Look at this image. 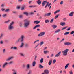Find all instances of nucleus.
<instances>
[{
	"mask_svg": "<svg viewBox=\"0 0 74 74\" xmlns=\"http://www.w3.org/2000/svg\"><path fill=\"white\" fill-rule=\"evenodd\" d=\"M24 21H26V22H25L24 23V27L25 28H27L29 26V25L30 23V21L25 20H24Z\"/></svg>",
	"mask_w": 74,
	"mask_h": 74,
	"instance_id": "f257e3e1",
	"label": "nucleus"
},
{
	"mask_svg": "<svg viewBox=\"0 0 74 74\" xmlns=\"http://www.w3.org/2000/svg\"><path fill=\"white\" fill-rule=\"evenodd\" d=\"M14 22L13 21L11 23L10 25H8V29L9 31H11L14 29V26H12V25H14Z\"/></svg>",
	"mask_w": 74,
	"mask_h": 74,
	"instance_id": "f03ea898",
	"label": "nucleus"
},
{
	"mask_svg": "<svg viewBox=\"0 0 74 74\" xmlns=\"http://www.w3.org/2000/svg\"><path fill=\"white\" fill-rule=\"evenodd\" d=\"M25 38V36L24 35H22L21 36V38H19L17 40H16V44H17L20 41L21 42H23V38Z\"/></svg>",
	"mask_w": 74,
	"mask_h": 74,
	"instance_id": "7ed1b4c3",
	"label": "nucleus"
},
{
	"mask_svg": "<svg viewBox=\"0 0 74 74\" xmlns=\"http://www.w3.org/2000/svg\"><path fill=\"white\" fill-rule=\"evenodd\" d=\"M69 51V49H67L62 51V53L64 56H67V52Z\"/></svg>",
	"mask_w": 74,
	"mask_h": 74,
	"instance_id": "20e7f679",
	"label": "nucleus"
},
{
	"mask_svg": "<svg viewBox=\"0 0 74 74\" xmlns=\"http://www.w3.org/2000/svg\"><path fill=\"white\" fill-rule=\"evenodd\" d=\"M45 34V32H42L38 35V37H41V36H44Z\"/></svg>",
	"mask_w": 74,
	"mask_h": 74,
	"instance_id": "39448f33",
	"label": "nucleus"
},
{
	"mask_svg": "<svg viewBox=\"0 0 74 74\" xmlns=\"http://www.w3.org/2000/svg\"><path fill=\"white\" fill-rule=\"evenodd\" d=\"M13 58H14V57L12 56L9 57L6 60V62L10 61V60H12Z\"/></svg>",
	"mask_w": 74,
	"mask_h": 74,
	"instance_id": "423d86ee",
	"label": "nucleus"
},
{
	"mask_svg": "<svg viewBox=\"0 0 74 74\" xmlns=\"http://www.w3.org/2000/svg\"><path fill=\"white\" fill-rule=\"evenodd\" d=\"M51 15V13L49 12L48 13H45L44 15V16H50Z\"/></svg>",
	"mask_w": 74,
	"mask_h": 74,
	"instance_id": "0eeeda50",
	"label": "nucleus"
},
{
	"mask_svg": "<svg viewBox=\"0 0 74 74\" xmlns=\"http://www.w3.org/2000/svg\"><path fill=\"white\" fill-rule=\"evenodd\" d=\"M12 74H17V70L15 69H12Z\"/></svg>",
	"mask_w": 74,
	"mask_h": 74,
	"instance_id": "6e6552de",
	"label": "nucleus"
},
{
	"mask_svg": "<svg viewBox=\"0 0 74 74\" xmlns=\"http://www.w3.org/2000/svg\"><path fill=\"white\" fill-rule=\"evenodd\" d=\"M71 44H72V43L69 42H66L64 43L65 45H67V46L71 45Z\"/></svg>",
	"mask_w": 74,
	"mask_h": 74,
	"instance_id": "1a4fd4ad",
	"label": "nucleus"
},
{
	"mask_svg": "<svg viewBox=\"0 0 74 74\" xmlns=\"http://www.w3.org/2000/svg\"><path fill=\"white\" fill-rule=\"evenodd\" d=\"M8 64V62H5L4 63L3 66H2V67L3 68H5L6 66H7V65Z\"/></svg>",
	"mask_w": 74,
	"mask_h": 74,
	"instance_id": "9d476101",
	"label": "nucleus"
},
{
	"mask_svg": "<svg viewBox=\"0 0 74 74\" xmlns=\"http://www.w3.org/2000/svg\"><path fill=\"white\" fill-rule=\"evenodd\" d=\"M44 73L45 74H49V71L48 70L46 69L44 70Z\"/></svg>",
	"mask_w": 74,
	"mask_h": 74,
	"instance_id": "9b49d317",
	"label": "nucleus"
},
{
	"mask_svg": "<svg viewBox=\"0 0 74 74\" xmlns=\"http://www.w3.org/2000/svg\"><path fill=\"white\" fill-rule=\"evenodd\" d=\"M40 27V25H37L34 27V28H33V29L35 30V29H36V28L37 27Z\"/></svg>",
	"mask_w": 74,
	"mask_h": 74,
	"instance_id": "f8f14e48",
	"label": "nucleus"
},
{
	"mask_svg": "<svg viewBox=\"0 0 74 74\" xmlns=\"http://www.w3.org/2000/svg\"><path fill=\"white\" fill-rule=\"evenodd\" d=\"M60 54H61V51H60L58 53V54L56 55V56H55V57L56 58V57H58V56H59L60 55Z\"/></svg>",
	"mask_w": 74,
	"mask_h": 74,
	"instance_id": "ddd939ff",
	"label": "nucleus"
},
{
	"mask_svg": "<svg viewBox=\"0 0 74 74\" xmlns=\"http://www.w3.org/2000/svg\"><path fill=\"white\" fill-rule=\"evenodd\" d=\"M47 3V1H43L42 3V6L44 7L45 5V4Z\"/></svg>",
	"mask_w": 74,
	"mask_h": 74,
	"instance_id": "4468645a",
	"label": "nucleus"
},
{
	"mask_svg": "<svg viewBox=\"0 0 74 74\" xmlns=\"http://www.w3.org/2000/svg\"><path fill=\"white\" fill-rule=\"evenodd\" d=\"M74 12H72L71 13H70L69 14V16H73V15H74Z\"/></svg>",
	"mask_w": 74,
	"mask_h": 74,
	"instance_id": "2eb2a0df",
	"label": "nucleus"
},
{
	"mask_svg": "<svg viewBox=\"0 0 74 74\" xmlns=\"http://www.w3.org/2000/svg\"><path fill=\"white\" fill-rule=\"evenodd\" d=\"M31 65L30 64H27L26 65V67L27 69H30V68Z\"/></svg>",
	"mask_w": 74,
	"mask_h": 74,
	"instance_id": "dca6fc26",
	"label": "nucleus"
},
{
	"mask_svg": "<svg viewBox=\"0 0 74 74\" xmlns=\"http://www.w3.org/2000/svg\"><path fill=\"white\" fill-rule=\"evenodd\" d=\"M37 3L39 5H40L41 4V1L40 0H38V1H37Z\"/></svg>",
	"mask_w": 74,
	"mask_h": 74,
	"instance_id": "f3484780",
	"label": "nucleus"
},
{
	"mask_svg": "<svg viewBox=\"0 0 74 74\" xmlns=\"http://www.w3.org/2000/svg\"><path fill=\"white\" fill-rule=\"evenodd\" d=\"M8 63L9 65H11V64H12L14 63V61H11L8 62Z\"/></svg>",
	"mask_w": 74,
	"mask_h": 74,
	"instance_id": "a211bd4d",
	"label": "nucleus"
},
{
	"mask_svg": "<svg viewBox=\"0 0 74 74\" xmlns=\"http://www.w3.org/2000/svg\"><path fill=\"white\" fill-rule=\"evenodd\" d=\"M60 25L62 26H63L64 25H66V23L65 22H61L60 23Z\"/></svg>",
	"mask_w": 74,
	"mask_h": 74,
	"instance_id": "6ab92c4d",
	"label": "nucleus"
},
{
	"mask_svg": "<svg viewBox=\"0 0 74 74\" xmlns=\"http://www.w3.org/2000/svg\"><path fill=\"white\" fill-rule=\"evenodd\" d=\"M52 60H51L49 61L48 63L49 65H51L52 64Z\"/></svg>",
	"mask_w": 74,
	"mask_h": 74,
	"instance_id": "aec40b11",
	"label": "nucleus"
},
{
	"mask_svg": "<svg viewBox=\"0 0 74 74\" xmlns=\"http://www.w3.org/2000/svg\"><path fill=\"white\" fill-rule=\"evenodd\" d=\"M19 54L21 56H22V57H25V54L22 53H20Z\"/></svg>",
	"mask_w": 74,
	"mask_h": 74,
	"instance_id": "412c9836",
	"label": "nucleus"
},
{
	"mask_svg": "<svg viewBox=\"0 0 74 74\" xmlns=\"http://www.w3.org/2000/svg\"><path fill=\"white\" fill-rule=\"evenodd\" d=\"M7 14H3L2 16L3 18H6V17H7Z\"/></svg>",
	"mask_w": 74,
	"mask_h": 74,
	"instance_id": "4be33fe9",
	"label": "nucleus"
},
{
	"mask_svg": "<svg viewBox=\"0 0 74 74\" xmlns=\"http://www.w3.org/2000/svg\"><path fill=\"white\" fill-rule=\"evenodd\" d=\"M52 27L53 29H56L57 27V26L55 25L52 26Z\"/></svg>",
	"mask_w": 74,
	"mask_h": 74,
	"instance_id": "5701e85b",
	"label": "nucleus"
},
{
	"mask_svg": "<svg viewBox=\"0 0 74 74\" xmlns=\"http://www.w3.org/2000/svg\"><path fill=\"white\" fill-rule=\"evenodd\" d=\"M36 64V61H34L32 64L33 67H34V66H35Z\"/></svg>",
	"mask_w": 74,
	"mask_h": 74,
	"instance_id": "b1692460",
	"label": "nucleus"
},
{
	"mask_svg": "<svg viewBox=\"0 0 74 74\" xmlns=\"http://www.w3.org/2000/svg\"><path fill=\"white\" fill-rule=\"evenodd\" d=\"M60 31V29H58L56 31H55L54 33H58V32H59Z\"/></svg>",
	"mask_w": 74,
	"mask_h": 74,
	"instance_id": "393cba45",
	"label": "nucleus"
},
{
	"mask_svg": "<svg viewBox=\"0 0 74 74\" xmlns=\"http://www.w3.org/2000/svg\"><path fill=\"white\" fill-rule=\"evenodd\" d=\"M24 45V43L23 42H22L21 44V45L20 46V47L21 48V47H23Z\"/></svg>",
	"mask_w": 74,
	"mask_h": 74,
	"instance_id": "a878e982",
	"label": "nucleus"
},
{
	"mask_svg": "<svg viewBox=\"0 0 74 74\" xmlns=\"http://www.w3.org/2000/svg\"><path fill=\"white\" fill-rule=\"evenodd\" d=\"M10 11V10L9 9H7L5 10V12H8Z\"/></svg>",
	"mask_w": 74,
	"mask_h": 74,
	"instance_id": "bb28decb",
	"label": "nucleus"
},
{
	"mask_svg": "<svg viewBox=\"0 0 74 74\" xmlns=\"http://www.w3.org/2000/svg\"><path fill=\"white\" fill-rule=\"evenodd\" d=\"M49 51H44V54H47V53H49Z\"/></svg>",
	"mask_w": 74,
	"mask_h": 74,
	"instance_id": "cd10ccee",
	"label": "nucleus"
},
{
	"mask_svg": "<svg viewBox=\"0 0 74 74\" xmlns=\"http://www.w3.org/2000/svg\"><path fill=\"white\" fill-rule=\"evenodd\" d=\"M39 68H41V69H42L44 68V66H42L41 64H40L39 65Z\"/></svg>",
	"mask_w": 74,
	"mask_h": 74,
	"instance_id": "c85d7f7f",
	"label": "nucleus"
},
{
	"mask_svg": "<svg viewBox=\"0 0 74 74\" xmlns=\"http://www.w3.org/2000/svg\"><path fill=\"white\" fill-rule=\"evenodd\" d=\"M44 62V58H42L40 59V63H42Z\"/></svg>",
	"mask_w": 74,
	"mask_h": 74,
	"instance_id": "c756f323",
	"label": "nucleus"
},
{
	"mask_svg": "<svg viewBox=\"0 0 74 74\" xmlns=\"http://www.w3.org/2000/svg\"><path fill=\"white\" fill-rule=\"evenodd\" d=\"M49 22L50 21L49 20H45V23H49Z\"/></svg>",
	"mask_w": 74,
	"mask_h": 74,
	"instance_id": "7c9ffc66",
	"label": "nucleus"
},
{
	"mask_svg": "<svg viewBox=\"0 0 74 74\" xmlns=\"http://www.w3.org/2000/svg\"><path fill=\"white\" fill-rule=\"evenodd\" d=\"M69 65V63L67 64L66 65V66L65 67V69H66L67 67H68V66Z\"/></svg>",
	"mask_w": 74,
	"mask_h": 74,
	"instance_id": "2f4dec72",
	"label": "nucleus"
},
{
	"mask_svg": "<svg viewBox=\"0 0 74 74\" xmlns=\"http://www.w3.org/2000/svg\"><path fill=\"white\" fill-rule=\"evenodd\" d=\"M60 12V10H58L57 11H56L54 12V14H57V13L59 12Z\"/></svg>",
	"mask_w": 74,
	"mask_h": 74,
	"instance_id": "473e14b6",
	"label": "nucleus"
},
{
	"mask_svg": "<svg viewBox=\"0 0 74 74\" xmlns=\"http://www.w3.org/2000/svg\"><path fill=\"white\" fill-rule=\"evenodd\" d=\"M67 27H68V26H66V27H64L63 28H62V30H64L65 29H66V28H67Z\"/></svg>",
	"mask_w": 74,
	"mask_h": 74,
	"instance_id": "72a5a7b5",
	"label": "nucleus"
},
{
	"mask_svg": "<svg viewBox=\"0 0 74 74\" xmlns=\"http://www.w3.org/2000/svg\"><path fill=\"white\" fill-rule=\"evenodd\" d=\"M32 70H29V72L27 73V74H31L32 73Z\"/></svg>",
	"mask_w": 74,
	"mask_h": 74,
	"instance_id": "f704fd0d",
	"label": "nucleus"
},
{
	"mask_svg": "<svg viewBox=\"0 0 74 74\" xmlns=\"http://www.w3.org/2000/svg\"><path fill=\"white\" fill-rule=\"evenodd\" d=\"M69 34V32H66L64 33V35H67V34Z\"/></svg>",
	"mask_w": 74,
	"mask_h": 74,
	"instance_id": "c9c22d12",
	"label": "nucleus"
},
{
	"mask_svg": "<svg viewBox=\"0 0 74 74\" xmlns=\"http://www.w3.org/2000/svg\"><path fill=\"white\" fill-rule=\"evenodd\" d=\"M54 20V18H53L51 19V21H50V23H52L53 22V20Z\"/></svg>",
	"mask_w": 74,
	"mask_h": 74,
	"instance_id": "e433bc0d",
	"label": "nucleus"
},
{
	"mask_svg": "<svg viewBox=\"0 0 74 74\" xmlns=\"http://www.w3.org/2000/svg\"><path fill=\"white\" fill-rule=\"evenodd\" d=\"M24 14H25V15H26L27 16L28 15L29 13L27 12H24Z\"/></svg>",
	"mask_w": 74,
	"mask_h": 74,
	"instance_id": "4c0bfd02",
	"label": "nucleus"
},
{
	"mask_svg": "<svg viewBox=\"0 0 74 74\" xmlns=\"http://www.w3.org/2000/svg\"><path fill=\"white\" fill-rule=\"evenodd\" d=\"M49 2H47V4H46V5L45 7V8H47V7L48 6V4H49Z\"/></svg>",
	"mask_w": 74,
	"mask_h": 74,
	"instance_id": "58836bf2",
	"label": "nucleus"
},
{
	"mask_svg": "<svg viewBox=\"0 0 74 74\" xmlns=\"http://www.w3.org/2000/svg\"><path fill=\"white\" fill-rule=\"evenodd\" d=\"M43 44H44V42L42 41L41 42H40V45L41 46V45H42Z\"/></svg>",
	"mask_w": 74,
	"mask_h": 74,
	"instance_id": "ea45409f",
	"label": "nucleus"
},
{
	"mask_svg": "<svg viewBox=\"0 0 74 74\" xmlns=\"http://www.w3.org/2000/svg\"><path fill=\"white\" fill-rule=\"evenodd\" d=\"M58 16H59V14L57 15L54 18V19H57L58 18Z\"/></svg>",
	"mask_w": 74,
	"mask_h": 74,
	"instance_id": "a19ab883",
	"label": "nucleus"
},
{
	"mask_svg": "<svg viewBox=\"0 0 74 74\" xmlns=\"http://www.w3.org/2000/svg\"><path fill=\"white\" fill-rule=\"evenodd\" d=\"M25 10V7H22L21 9V10L22 11H23V10Z\"/></svg>",
	"mask_w": 74,
	"mask_h": 74,
	"instance_id": "79ce46f5",
	"label": "nucleus"
},
{
	"mask_svg": "<svg viewBox=\"0 0 74 74\" xmlns=\"http://www.w3.org/2000/svg\"><path fill=\"white\" fill-rule=\"evenodd\" d=\"M23 23L22 22H21L20 24V27H21L22 26V24Z\"/></svg>",
	"mask_w": 74,
	"mask_h": 74,
	"instance_id": "37998d69",
	"label": "nucleus"
},
{
	"mask_svg": "<svg viewBox=\"0 0 74 74\" xmlns=\"http://www.w3.org/2000/svg\"><path fill=\"white\" fill-rule=\"evenodd\" d=\"M56 59H54L53 60V63L54 64L56 63Z\"/></svg>",
	"mask_w": 74,
	"mask_h": 74,
	"instance_id": "c03bdc74",
	"label": "nucleus"
},
{
	"mask_svg": "<svg viewBox=\"0 0 74 74\" xmlns=\"http://www.w3.org/2000/svg\"><path fill=\"white\" fill-rule=\"evenodd\" d=\"M19 18L21 19V18H22L23 17V16L21 15H20L19 16Z\"/></svg>",
	"mask_w": 74,
	"mask_h": 74,
	"instance_id": "a18cd8bd",
	"label": "nucleus"
},
{
	"mask_svg": "<svg viewBox=\"0 0 74 74\" xmlns=\"http://www.w3.org/2000/svg\"><path fill=\"white\" fill-rule=\"evenodd\" d=\"M3 34H1V36H0V38H1L2 37H3Z\"/></svg>",
	"mask_w": 74,
	"mask_h": 74,
	"instance_id": "49530a36",
	"label": "nucleus"
},
{
	"mask_svg": "<svg viewBox=\"0 0 74 74\" xmlns=\"http://www.w3.org/2000/svg\"><path fill=\"white\" fill-rule=\"evenodd\" d=\"M29 15H32L33 14H34V12H31L29 13Z\"/></svg>",
	"mask_w": 74,
	"mask_h": 74,
	"instance_id": "de8ad7c7",
	"label": "nucleus"
},
{
	"mask_svg": "<svg viewBox=\"0 0 74 74\" xmlns=\"http://www.w3.org/2000/svg\"><path fill=\"white\" fill-rule=\"evenodd\" d=\"M69 74H73V71H72V70H71L70 71H69Z\"/></svg>",
	"mask_w": 74,
	"mask_h": 74,
	"instance_id": "09e8293b",
	"label": "nucleus"
},
{
	"mask_svg": "<svg viewBox=\"0 0 74 74\" xmlns=\"http://www.w3.org/2000/svg\"><path fill=\"white\" fill-rule=\"evenodd\" d=\"M25 47H28L29 45V44H26L25 45Z\"/></svg>",
	"mask_w": 74,
	"mask_h": 74,
	"instance_id": "8fccbe9b",
	"label": "nucleus"
},
{
	"mask_svg": "<svg viewBox=\"0 0 74 74\" xmlns=\"http://www.w3.org/2000/svg\"><path fill=\"white\" fill-rule=\"evenodd\" d=\"M13 49H15V50H16L17 49V47H14L13 48Z\"/></svg>",
	"mask_w": 74,
	"mask_h": 74,
	"instance_id": "3c124183",
	"label": "nucleus"
},
{
	"mask_svg": "<svg viewBox=\"0 0 74 74\" xmlns=\"http://www.w3.org/2000/svg\"><path fill=\"white\" fill-rule=\"evenodd\" d=\"M6 52V51L5 50V49H4L3 50V53H5V52Z\"/></svg>",
	"mask_w": 74,
	"mask_h": 74,
	"instance_id": "603ef678",
	"label": "nucleus"
},
{
	"mask_svg": "<svg viewBox=\"0 0 74 74\" xmlns=\"http://www.w3.org/2000/svg\"><path fill=\"white\" fill-rule=\"evenodd\" d=\"M37 7V6L36 5H34V6H29V7Z\"/></svg>",
	"mask_w": 74,
	"mask_h": 74,
	"instance_id": "864d4df0",
	"label": "nucleus"
},
{
	"mask_svg": "<svg viewBox=\"0 0 74 74\" xmlns=\"http://www.w3.org/2000/svg\"><path fill=\"white\" fill-rule=\"evenodd\" d=\"M74 31H72L70 33V34H74Z\"/></svg>",
	"mask_w": 74,
	"mask_h": 74,
	"instance_id": "5fc2aeb1",
	"label": "nucleus"
},
{
	"mask_svg": "<svg viewBox=\"0 0 74 74\" xmlns=\"http://www.w3.org/2000/svg\"><path fill=\"white\" fill-rule=\"evenodd\" d=\"M10 22V20H8V21L5 22L4 23H7L8 22Z\"/></svg>",
	"mask_w": 74,
	"mask_h": 74,
	"instance_id": "6e6d98bb",
	"label": "nucleus"
},
{
	"mask_svg": "<svg viewBox=\"0 0 74 74\" xmlns=\"http://www.w3.org/2000/svg\"><path fill=\"white\" fill-rule=\"evenodd\" d=\"M63 1H62L60 3V4L62 5L63 4Z\"/></svg>",
	"mask_w": 74,
	"mask_h": 74,
	"instance_id": "4d7b16f0",
	"label": "nucleus"
},
{
	"mask_svg": "<svg viewBox=\"0 0 74 74\" xmlns=\"http://www.w3.org/2000/svg\"><path fill=\"white\" fill-rule=\"evenodd\" d=\"M36 22V24H38V23H40V21H38L37 20Z\"/></svg>",
	"mask_w": 74,
	"mask_h": 74,
	"instance_id": "13d9d810",
	"label": "nucleus"
},
{
	"mask_svg": "<svg viewBox=\"0 0 74 74\" xmlns=\"http://www.w3.org/2000/svg\"><path fill=\"white\" fill-rule=\"evenodd\" d=\"M63 20L64 21H67V19L66 18H63Z\"/></svg>",
	"mask_w": 74,
	"mask_h": 74,
	"instance_id": "bf43d9fd",
	"label": "nucleus"
},
{
	"mask_svg": "<svg viewBox=\"0 0 74 74\" xmlns=\"http://www.w3.org/2000/svg\"><path fill=\"white\" fill-rule=\"evenodd\" d=\"M0 44H3V42L1 40L0 41Z\"/></svg>",
	"mask_w": 74,
	"mask_h": 74,
	"instance_id": "052dcab7",
	"label": "nucleus"
},
{
	"mask_svg": "<svg viewBox=\"0 0 74 74\" xmlns=\"http://www.w3.org/2000/svg\"><path fill=\"white\" fill-rule=\"evenodd\" d=\"M70 29H71V27H69L68 28V29H67V30H68V31L70 30Z\"/></svg>",
	"mask_w": 74,
	"mask_h": 74,
	"instance_id": "680f3d73",
	"label": "nucleus"
},
{
	"mask_svg": "<svg viewBox=\"0 0 74 74\" xmlns=\"http://www.w3.org/2000/svg\"><path fill=\"white\" fill-rule=\"evenodd\" d=\"M1 10L2 11H5V9H3V8H2L1 9Z\"/></svg>",
	"mask_w": 74,
	"mask_h": 74,
	"instance_id": "e2e57ef3",
	"label": "nucleus"
},
{
	"mask_svg": "<svg viewBox=\"0 0 74 74\" xmlns=\"http://www.w3.org/2000/svg\"><path fill=\"white\" fill-rule=\"evenodd\" d=\"M34 24H37V21H34Z\"/></svg>",
	"mask_w": 74,
	"mask_h": 74,
	"instance_id": "0e129e2a",
	"label": "nucleus"
},
{
	"mask_svg": "<svg viewBox=\"0 0 74 74\" xmlns=\"http://www.w3.org/2000/svg\"><path fill=\"white\" fill-rule=\"evenodd\" d=\"M37 58V55H36L35 56L34 58V60H36V58Z\"/></svg>",
	"mask_w": 74,
	"mask_h": 74,
	"instance_id": "69168bd1",
	"label": "nucleus"
},
{
	"mask_svg": "<svg viewBox=\"0 0 74 74\" xmlns=\"http://www.w3.org/2000/svg\"><path fill=\"white\" fill-rule=\"evenodd\" d=\"M22 67L23 68H25V64H23L22 66Z\"/></svg>",
	"mask_w": 74,
	"mask_h": 74,
	"instance_id": "338daca9",
	"label": "nucleus"
},
{
	"mask_svg": "<svg viewBox=\"0 0 74 74\" xmlns=\"http://www.w3.org/2000/svg\"><path fill=\"white\" fill-rule=\"evenodd\" d=\"M12 13H14V14H16V11H14V12L12 11Z\"/></svg>",
	"mask_w": 74,
	"mask_h": 74,
	"instance_id": "774afa93",
	"label": "nucleus"
}]
</instances>
